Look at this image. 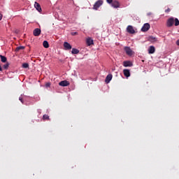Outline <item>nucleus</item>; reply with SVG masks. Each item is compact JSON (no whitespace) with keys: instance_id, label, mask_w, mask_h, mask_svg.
Returning <instances> with one entry per match:
<instances>
[{"instance_id":"1","label":"nucleus","mask_w":179,"mask_h":179,"mask_svg":"<svg viewBox=\"0 0 179 179\" xmlns=\"http://www.w3.org/2000/svg\"><path fill=\"white\" fill-rule=\"evenodd\" d=\"M173 24L175 26H179V20H178V18L171 17L168 19L166 22V26L167 27H173Z\"/></svg>"},{"instance_id":"2","label":"nucleus","mask_w":179,"mask_h":179,"mask_svg":"<svg viewBox=\"0 0 179 179\" xmlns=\"http://www.w3.org/2000/svg\"><path fill=\"white\" fill-rule=\"evenodd\" d=\"M101 5H103V0H98L94 4L93 9L97 10V9H99L101 6Z\"/></svg>"},{"instance_id":"3","label":"nucleus","mask_w":179,"mask_h":179,"mask_svg":"<svg viewBox=\"0 0 179 179\" xmlns=\"http://www.w3.org/2000/svg\"><path fill=\"white\" fill-rule=\"evenodd\" d=\"M127 31L129 34H135V33H136V31H135V29H134V27H132V25H129L127 27Z\"/></svg>"},{"instance_id":"4","label":"nucleus","mask_w":179,"mask_h":179,"mask_svg":"<svg viewBox=\"0 0 179 179\" xmlns=\"http://www.w3.org/2000/svg\"><path fill=\"white\" fill-rule=\"evenodd\" d=\"M150 29V24L149 23H145L141 28V31H148Z\"/></svg>"},{"instance_id":"5","label":"nucleus","mask_w":179,"mask_h":179,"mask_svg":"<svg viewBox=\"0 0 179 179\" xmlns=\"http://www.w3.org/2000/svg\"><path fill=\"white\" fill-rule=\"evenodd\" d=\"M33 34L35 36V37H38V36L41 34V29L36 28L33 31Z\"/></svg>"},{"instance_id":"6","label":"nucleus","mask_w":179,"mask_h":179,"mask_svg":"<svg viewBox=\"0 0 179 179\" xmlns=\"http://www.w3.org/2000/svg\"><path fill=\"white\" fill-rule=\"evenodd\" d=\"M69 85H70L69 81H66V80H62L60 83H59V85L62 86L63 87L69 86Z\"/></svg>"},{"instance_id":"7","label":"nucleus","mask_w":179,"mask_h":179,"mask_svg":"<svg viewBox=\"0 0 179 179\" xmlns=\"http://www.w3.org/2000/svg\"><path fill=\"white\" fill-rule=\"evenodd\" d=\"M113 8H120V2H118V1H112V3H110Z\"/></svg>"},{"instance_id":"8","label":"nucleus","mask_w":179,"mask_h":179,"mask_svg":"<svg viewBox=\"0 0 179 179\" xmlns=\"http://www.w3.org/2000/svg\"><path fill=\"white\" fill-rule=\"evenodd\" d=\"M124 51L127 55H132V50L129 47H125Z\"/></svg>"},{"instance_id":"9","label":"nucleus","mask_w":179,"mask_h":179,"mask_svg":"<svg viewBox=\"0 0 179 179\" xmlns=\"http://www.w3.org/2000/svg\"><path fill=\"white\" fill-rule=\"evenodd\" d=\"M64 47L65 50H72V45H71V44H69L68 42L64 43Z\"/></svg>"},{"instance_id":"10","label":"nucleus","mask_w":179,"mask_h":179,"mask_svg":"<svg viewBox=\"0 0 179 179\" xmlns=\"http://www.w3.org/2000/svg\"><path fill=\"white\" fill-rule=\"evenodd\" d=\"M132 62H131L130 61H124L123 62V66H124L125 68L128 67V66H132Z\"/></svg>"},{"instance_id":"11","label":"nucleus","mask_w":179,"mask_h":179,"mask_svg":"<svg viewBox=\"0 0 179 179\" xmlns=\"http://www.w3.org/2000/svg\"><path fill=\"white\" fill-rule=\"evenodd\" d=\"M123 73L126 78H129L131 76V73L129 69H124Z\"/></svg>"},{"instance_id":"12","label":"nucleus","mask_w":179,"mask_h":179,"mask_svg":"<svg viewBox=\"0 0 179 179\" xmlns=\"http://www.w3.org/2000/svg\"><path fill=\"white\" fill-rule=\"evenodd\" d=\"M111 79H113V74H108L105 79L106 83H110Z\"/></svg>"},{"instance_id":"13","label":"nucleus","mask_w":179,"mask_h":179,"mask_svg":"<svg viewBox=\"0 0 179 179\" xmlns=\"http://www.w3.org/2000/svg\"><path fill=\"white\" fill-rule=\"evenodd\" d=\"M148 41H150V43H157V38L154 36H149Z\"/></svg>"},{"instance_id":"14","label":"nucleus","mask_w":179,"mask_h":179,"mask_svg":"<svg viewBox=\"0 0 179 179\" xmlns=\"http://www.w3.org/2000/svg\"><path fill=\"white\" fill-rule=\"evenodd\" d=\"M34 7L36 8L38 12H41V6H40V3L35 2Z\"/></svg>"},{"instance_id":"15","label":"nucleus","mask_w":179,"mask_h":179,"mask_svg":"<svg viewBox=\"0 0 179 179\" xmlns=\"http://www.w3.org/2000/svg\"><path fill=\"white\" fill-rule=\"evenodd\" d=\"M155 51H156V48H155V46H150L148 49L149 54H155Z\"/></svg>"},{"instance_id":"16","label":"nucleus","mask_w":179,"mask_h":179,"mask_svg":"<svg viewBox=\"0 0 179 179\" xmlns=\"http://www.w3.org/2000/svg\"><path fill=\"white\" fill-rule=\"evenodd\" d=\"M86 43L87 45L90 46L93 45V39H92L91 38H87Z\"/></svg>"},{"instance_id":"17","label":"nucleus","mask_w":179,"mask_h":179,"mask_svg":"<svg viewBox=\"0 0 179 179\" xmlns=\"http://www.w3.org/2000/svg\"><path fill=\"white\" fill-rule=\"evenodd\" d=\"M0 58H1V62H6V61H8V59L6 58V57L3 56L2 55H0Z\"/></svg>"},{"instance_id":"18","label":"nucleus","mask_w":179,"mask_h":179,"mask_svg":"<svg viewBox=\"0 0 179 179\" xmlns=\"http://www.w3.org/2000/svg\"><path fill=\"white\" fill-rule=\"evenodd\" d=\"M43 45L44 48H48V47H50V44H48V41H43Z\"/></svg>"},{"instance_id":"19","label":"nucleus","mask_w":179,"mask_h":179,"mask_svg":"<svg viewBox=\"0 0 179 179\" xmlns=\"http://www.w3.org/2000/svg\"><path fill=\"white\" fill-rule=\"evenodd\" d=\"M80 52L79 50L76 48H73L71 50V54H78Z\"/></svg>"},{"instance_id":"20","label":"nucleus","mask_w":179,"mask_h":179,"mask_svg":"<svg viewBox=\"0 0 179 179\" xmlns=\"http://www.w3.org/2000/svg\"><path fill=\"white\" fill-rule=\"evenodd\" d=\"M20 50H24V46L17 47L15 49V51H16V52H18V51H20Z\"/></svg>"},{"instance_id":"21","label":"nucleus","mask_w":179,"mask_h":179,"mask_svg":"<svg viewBox=\"0 0 179 179\" xmlns=\"http://www.w3.org/2000/svg\"><path fill=\"white\" fill-rule=\"evenodd\" d=\"M43 120H50V116L48 115H43Z\"/></svg>"},{"instance_id":"22","label":"nucleus","mask_w":179,"mask_h":179,"mask_svg":"<svg viewBox=\"0 0 179 179\" xmlns=\"http://www.w3.org/2000/svg\"><path fill=\"white\" fill-rule=\"evenodd\" d=\"M3 68L4 69H8V68H9V63H6V64H4V65L3 66Z\"/></svg>"},{"instance_id":"23","label":"nucleus","mask_w":179,"mask_h":179,"mask_svg":"<svg viewBox=\"0 0 179 179\" xmlns=\"http://www.w3.org/2000/svg\"><path fill=\"white\" fill-rule=\"evenodd\" d=\"M22 68H29V64L27 63L22 64Z\"/></svg>"},{"instance_id":"24","label":"nucleus","mask_w":179,"mask_h":179,"mask_svg":"<svg viewBox=\"0 0 179 179\" xmlns=\"http://www.w3.org/2000/svg\"><path fill=\"white\" fill-rule=\"evenodd\" d=\"M50 86H51V83H45V87H50Z\"/></svg>"},{"instance_id":"25","label":"nucleus","mask_w":179,"mask_h":179,"mask_svg":"<svg viewBox=\"0 0 179 179\" xmlns=\"http://www.w3.org/2000/svg\"><path fill=\"white\" fill-rule=\"evenodd\" d=\"M19 100H20V101H21V103H22V104H23V103H24V101H23V98L22 96L19 97Z\"/></svg>"},{"instance_id":"26","label":"nucleus","mask_w":179,"mask_h":179,"mask_svg":"<svg viewBox=\"0 0 179 179\" xmlns=\"http://www.w3.org/2000/svg\"><path fill=\"white\" fill-rule=\"evenodd\" d=\"M171 10L170 8H167L166 10H165V13H169V12H170Z\"/></svg>"},{"instance_id":"27","label":"nucleus","mask_w":179,"mask_h":179,"mask_svg":"<svg viewBox=\"0 0 179 179\" xmlns=\"http://www.w3.org/2000/svg\"><path fill=\"white\" fill-rule=\"evenodd\" d=\"M78 32H71V36H76Z\"/></svg>"},{"instance_id":"28","label":"nucleus","mask_w":179,"mask_h":179,"mask_svg":"<svg viewBox=\"0 0 179 179\" xmlns=\"http://www.w3.org/2000/svg\"><path fill=\"white\" fill-rule=\"evenodd\" d=\"M106 1L108 3H112L113 0H106Z\"/></svg>"},{"instance_id":"29","label":"nucleus","mask_w":179,"mask_h":179,"mask_svg":"<svg viewBox=\"0 0 179 179\" xmlns=\"http://www.w3.org/2000/svg\"><path fill=\"white\" fill-rule=\"evenodd\" d=\"M3 17V15H2V14L0 13V20H2Z\"/></svg>"},{"instance_id":"30","label":"nucleus","mask_w":179,"mask_h":179,"mask_svg":"<svg viewBox=\"0 0 179 179\" xmlns=\"http://www.w3.org/2000/svg\"><path fill=\"white\" fill-rule=\"evenodd\" d=\"M176 45H179V39L176 41Z\"/></svg>"},{"instance_id":"31","label":"nucleus","mask_w":179,"mask_h":179,"mask_svg":"<svg viewBox=\"0 0 179 179\" xmlns=\"http://www.w3.org/2000/svg\"><path fill=\"white\" fill-rule=\"evenodd\" d=\"M0 71L2 72V66L0 65Z\"/></svg>"}]
</instances>
